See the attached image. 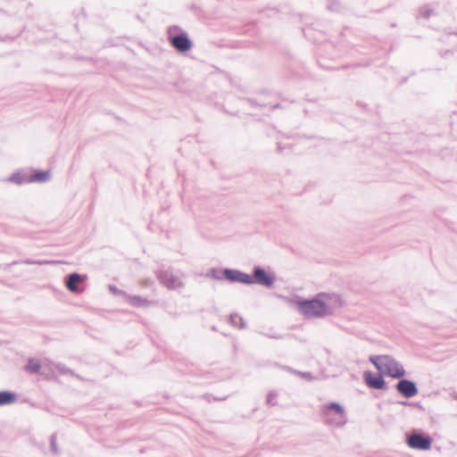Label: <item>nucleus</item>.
Returning <instances> with one entry per match:
<instances>
[{
  "label": "nucleus",
  "instance_id": "f257e3e1",
  "mask_svg": "<svg viewBox=\"0 0 457 457\" xmlns=\"http://www.w3.org/2000/svg\"><path fill=\"white\" fill-rule=\"evenodd\" d=\"M335 298L341 306L340 295L329 293H318L311 298L298 297L295 305L299 312L306 319H323L333 314L334 310L328 301Z\"/></svg>",
  "mask_w": 457,
  "mask_h": 457
},
{
  "label": "nucleus",
  "instance_id": "f03ea898",
  "mask_svg": "<svg viewBox=\"0 0 457 457\" xmlns=\"http://www.w3.org/2000/svg\"><path fill=\"white\" fill-rule=\"evenodd\" d=\"M276 275L273 272L268 271L265 268L255 265L253 268L252 274L240 271L239 283L251 286L253 284L262 286L266 288H272L276 282Z\"/></svg>",
  "mask_w": 457,
  "mask_h": 457
},
{
  "label": "nucleus",
  "instance_id": "7ed1b4c3",
  "mask_svg": "<svg viewBox=\"0 0 457 457\" xmlns=\"http://www.w3.org/2000/svg\"><path fill=\"white\" fill-rule=\"evenodd\" d=\"M168 41L170 45L179 54H187L193 48V41L187 31L178 25L168 28Z\"/></svg>",
  "mask_w": 457,
  "mask_h": 457
},
{
  "label": "nucleus",
  "instance_id": "20e7f679",
  "mask_svg": "<svg viewBox=\"0 0 457 457\" xmlns=\"http://www.w3.org/2000/svg\"><path fill=\"white\" fill-rule=\"evenodd\" d=\"M322 417L326 423L337 428L344 427L347 422L345 407L337 402H331L322 406Z\"/></svg>",
  "mask_w": 457,
  "mask_h": 457
},
{
  "label": "nucleus",
  "instance_id": "39448f33",
  "mask_svg": "<svg viewBox=\"0 0 457 457\" xmlns=\"http://www.w3.org/2000/svg\"><path fill=\"white\" fill-rule=\"evenodd\" d=\"M240 271V270L230 268H211L204 276L215 280H227L229 283H239Z\"/></svg>",
  "mask_w": 457,
  "mask_h": 457
},
{
  "label": "nucleus",
  "instance_id": "423d86ee",
  "mask_svg": "<svg viewBox=\"0 0 457 457\" xmlns=\"http://www.w3.org/2000/svg\"><path fill=\"white\" fill-rule=\"evenodd\" d=\"M432 438L430 436L413 430L411 435H406L407 445L414 450L428 451L431 448Z\"/></svg>",
  "mask_w": 457,
  "mask_h": 457
},
{
  "label": "nucleus",
  "instance_id": "0eeeda50",
  "mask_svg": "<svg viewBox=\"0 0 457 457\" xmlns=\"http://www.w3.org/2000/svg\"><path fill=\"white\" fill-rule=\"evenodd\" d=\"M383 376H387L393 378H402L405 376V370L395 358L388 355L386 359L381 370L379 371Z\"/></svg>",
  "mask_w": 457,
  "mask_h": 457
},
{
  "label": "nucleus",
  "instance_id": "6e6552de",
  "mask_svg": "<svg viewBox=\"0 0 457 457\" xmlns=\"http://www.w3.org/2000/svg\"><path fill=\"white\" fill-rule=\"evenodd\" d=\"M87 279L86 274L71 272L64 278V284L67 289L74 294H80L85 289V283Z\"/></svg>",
  "mask_w": 457,
  "mask_h": 457
},
{
  "label": "nucleus",
  "instance_id": "1a4fd4ad",
  "mask_svg": "<svg viewBox=\"0 0 457 457\" xmlns=\"http://www.w3.org/2000/svg\"><path fill=\"white\" fill-rule=\"evenodd\" d=\"M363 380L368 387L377 390H387V383L383 374L378 371L375 373L371 370H366L362 374Z\"/></svg>",
  "mask_w": 457,
  "mask_h": 457
},
{
  "label": "nucleus",
  "instance_id": "9d476101",
  "mask_svg": "<svg viewBox=\"0 0 457 457\" xmlns=\"http://www.w3.org/2000/svg\"><path fill=\"white\" fill-rule=\"evenodd\" d=\"M155 275L160 283L169 290H175L184 286L183 283L179 281L178 278L168 270H157Z\"/></svg>",
  "mask_w": 457,
  "mask_h": 457
},
{
  "label": "nucleus",
  "instance_id": "9b49d317",
  "mask_svg": "<svg viewBox=\"0 0 457 457\" xmlns=\"http://www.w3.org/2000/svg\"><path fill=\"white\" fill-rule=\"evenodd\" d=\"M396 391L404 398L409 399L418 395L419 389L416 382L403 377L395 384Z\"/></svg>",
  "mask_w": 457,
  "mask_h": 457
},
{
  "label": "nucleus",
  "instance_id": "f8f14e48",
  "mask_svg": "<svg viewBox=\"0 0 457 457\" xmlns=\"http://www.w3.org/2000/svg\"><path fill=\"white\" fill-rule=\"evenodd\" d=\"M51 178V171L49 170H39L32 169L30 174L28 177L29 183H44L49 180Z\"/></svg>",
  "mask_w": 457,
  "mask_h": 457
},
{
  "label": "nucleus",
  "instance_id": "ddd939ff",
  "mask_svg": "<svg viewBox=\"0 0 457 457\" xmlns=\"http://www.w3.org/2000/svg\"><path fill=\"white\" fill-rule=\"evenodd\" d=\"M127 300L128 303L134 307H148L156 303L155 301H150L137 295H128Z\"/></svg>",
  "mask_w": 457,
  "mask_h": 457
},
{
  "label": "nucleus",
  "instance_id": "4468645a",
  "mask_svg": "<svg viewBox=\"0 0 457 457\" xmlns=\"http://www.w3.org/2000/svg\"><path fill=\"white\" fill-rule=\"evenodd\" d=\"M28 177L29 175L24 171L17 170L13 172L9 178H7L6 181L21 186L29 183V181H28Z\"/></svg>",
  "mask_w": 457,
  "mask_h": 457
},
{
  "label": "nucleus",
  "instance_id": "2eb2a0df",
  "mask_svg": "<svg viewBox=\"0 0 457 457\" xmlns=\"http://www.w3.org/2000/svg\"><path fill=\"white\" fill-rule=\"evenodd\" d=\"M17 401L16 393L10 390L0 391V406L8 405Z\"/></svg>",
  "mask_w": 457,
  "mask_h": 457
},
{
  "label": "nucleus",
  "instance_id": "dca6fc26",
  "mask_svg": "<svg viewBox=\"0 0 457 457\" xmlns=\"http://www.w3.org/2000/svg\"><path fill=\"white\" fill-rule=\"evenodd\" d=\"M42 365L39 361L29 358L27 364L25 365V370L31 374H37L40 371Z\"/></svg>",
  "mask_w": 457,
  "mask_h": 457
},
{
  "label": "nucleus",
  "instance_id": "f3484780",
  "mask_svg": "<svg viewBox=\"0 0 457 457\" xmlns=\"http://www.w3.org/2000/svg\"><path fill=\"white\" fill-rule=\"evenodd\" d=\"M229 323L231 326L240 329L245 328L246 326L245 320L237 313H231L229 315Z\"/></svg>",
  "mask_w": 457,
  "mask_h": 457
},
{
  "label": "nucleus",
  "instance_id": "a211bd4d",
  "mask_svg": "<svg viewBox=\"0 0 457 457\" xmlns=\"http://www.w3.org/2000/svg\"><path fill=\"white\" fill-rule=\"evenodd\" d=\"M387 357L388 355H370V361L375 366V368L379 372Z\"/></svg>",
  "mask_w": 457,
  "mask_h": 457
},
{
  "label": "nucleus",
  "instance_id": "6ab92c4d",
  "mask_svg": "<svg viewBox=\"0 0 457 457\" xmlns=\"http://www.w3.org/2000/svg\"><path fill=\"white\" fill-rule=\"evenodd\" d=\"M55 368H56V370H58V372H59L60 374H62V375L70 374V375H71V376H72V377H75V378H79V379H80V380H83V378H82L79 375H78L77 373H75V371H74V370H71L70 368H68V367H67L65 364H63V363H61V362L57 363V364L55 365Z\"/></svg>",
  "mask_w": 457,
  "mask_h": 457
},
{
  "label": "nucleus",
  "instance_id": "aec40b11",
  "mask_svg": "<svg viewBox=\"0 0 457 457\" xmlns=\"http://www.w3.org/2000/svg\"><path fill=\"white\" fill-rule=\"evenodd\" d=\"M327 8L330 12H340L343 11L344 6L339 0H328Z\"/></svg>",
  "mask_w": 457,
  "mask_h": 457
},
{
  "label": "nucleus",
  "instance_id": "412c9836",
  "mask_svg": "<svg viewBox=\"0 0 457 457\" xmlns=\"http://www.w3.org/2000/svg\"><path fill=\"white\" fill-rule=\"evenodd\" d=\"M50 448H51V452L54 454V455H58L60 453V451L57 447V438H56V434H53L51 436H50Z\"/></svg>",
  "mask_w": 457,
  "mask_h": 457
},
{
  "label": "nucleus",
  "instance_id": "4be33fe9",
  "mask_svg": "<svg viewBox=\"0 0 457 457\" xmlns=\"http://www.w3.org/2000/svg\"><path fill=\"white\" fill-rule=\"evenodd\" d=\"M109 291L117 296H124L127 298L128 294L120 288H118L115 285H109L108 286Z\"/></svg>",
  "mask_w": 457,
  "mask_h": 457
},
{
  "label": "nucleus",
  "instance_id": "5701e85b",
  "mask_svg": "<svg viewBox=\"0 0 457 457\" xmlns=\"http://www.w3.org/2000/svg\"><path fill=\"white\" fill-rule=\"evenodd\" d=\"M433 12L434 11L432 9L427 6H423L420 9V13L424 19H428L432 15Z\"/></svg>",
  "mask_w": 457,
  "mask_h": 457
},
{
  "label": "nucleus",
  "instance_id": "b1692460",
  "mask_svg": "<svg viewBox=\"0 0 457 457\" xmlns=\"http://www.w3.org/2000/svg\"><path fill=\"white\" fill-rule=\"evenodd\" d=\"M277 394L274 392H270L267 395L266 402L269 405L274 406L277 404L276 401Z\"/></svg>",
  "mask_w": 457,
  "mask_h": 457
},
{
  "label": "nucleus",
  "instance_id": "393cba45",
  "mask_svg": "<svg viewBox=\"0 0 457 457\" xmlns=\"http://www.w3.org/2000/svg\"><path fill=\"white\" fill-rule=\"evenodd\" d=\"M204 399L208 402V403H211L212 400L213 401H224L228 398V396H222V397H215L213 396L211 394H206L204 395Z\"/></svg>",
  "mask_w": 457,
  "mask_h": 457
},
{
  "label": "nucleus",
  "instance_id": "a878e982",
  "mask_svg": "<svg viewBox=\"0 0 457 457\" xmlns=\"http://www.w3.org/2000/svg\"><path fill=\"white\" fill-rule=\"evenodd\" d=\"M298 376L303 378L307 380H312L313 378V375L309 371H295Z\"/></svg>",
  "mask_w": 457,
  "mask_h": 457
},
{
  "label": "nucleus",
  "instance_id": "bb28decb",
  "mask_svg": "<svg viewBox=\"0 0 457 457\" xmlns=\"http://www.w3.org/2000/svg\"><path fill=\"white\" fill-rule=\"evenodd\" d=\"M244 100L246 103H248L252 107L263 106L264 105L263 104H261V103L257 102L254 98H245Z\"/></svg>",
  "mask_w": 457,
  "mask_h": 457
},
{
  "label": "nucleus",
  "instance_id": "cd10ccee",
  "mask_svg": "<svg viewBox=\"0 0 457 457\" xmlns=\"http://www.w3.org/2000/svg\"><path fill=\"white\" fill-rule=\"evenodd\" d=\"M263 335L269 338H274V339H282L284 338V335L281 334H276V333H263Z\"/></svg>",
  "mask_w": 457,
  "mask_h": 457
},
{
  "label": "nucleus",
  "instance_id": "c85d7f7f",
  "mask_svg": "<svg viewBox=\"0 0 457 457\" xmlns=\"http://www.w3.org/2000/svg\"><path fill=\"white\" fill-rule=\"evenodd\" d=\"M24 263L26 264H37V265H41L43 263H46L47 262H44V261H35V260H25L23 262Z\"/></svg>",
  "mask_w": 457,
  "mask_h": 457
},
{
  "label": "nucleus",
  "instance_id": "c756f323",
  "mask_svg": "<svg viewBox=\"0 0 457 457\" xmlns=\"http://www.w3.org/2000/svg\"><path fill=\"white\" fill-rule=\"evenodd\" d=\"M154 284L153 280L151 278H146L143 281L142 285L145 287H151Z\"/></svg>",
  "mask_w": 457,
  "mask_h": 457
},
{
  "label": "nucleus",
  "instance_id": "7c9ffc66",
  "mask_svg": "<svg viewBox=\"0 0 457 457\" xmlns=\"http://www.w3.org/2000/svg\"><path fill=\"white\" fill-rule=\"evenodd\" d=\"M398 404L403 405V406H411L414 405V403L408 402V401H399Z\"/></svg>",
  "mask_w": 457,
  "mask_h": 457
},
{
  "label": "nucleus",
  "instance_id": "2f4dec72",
  "mask_svg": "<svg viewBox=\"0 0 457 457\" xmlns=\"http://www.w3.org/2000/svg\"><path fill=\"white\" fill-rule=\"evenodd\" d=\"M281 108V104H273L271 105L270 109L272 111L276 110V109H280Z\"/></svg>",
  "mask_w": 457,
  "mask_h": 457
},
{
  "label": "nucleus",
  "instance_id": "473e14b6",
  "mask_svg": "<svg viewBox=\"0 0 457 457\" xmlns=\"http://www.w3.org/2000/svg\"><path fill=\"white\" fill-rule=\"evenodd\" d=\"M277 148H278V152L281 153L284 149V146H282L281 143H278Z\"/></svg>",
  "mask_w": 457,
  "mask_h": 457
},
{
  "label": "nucleus",
  "instance_id": "72a5a7b5",
  "mask_svg": "<svg viewBox=\"0 0 457 457\" xmlns=\"http://www.w3.org/2000/svg\"><path fill=\"white\" fill-rule=\"evenodd\" d=\"M306 29H305V28H303V29H302L303 33V35H304V37H308V36H307V33H306Z\"/></svg>",
  "mask_w": 457,
  "mask_h": 457
},
{
  "label": "nucleus",
  "instance_id": "f704fd0d",
  "mask_svg": "<svg viewBox=\"0 0 457 457\" xmlns=\"http://www.w3.org/2000/svg\"><path fill=\"white\" fill-rule=\"evenodd\" d=\"M453 398L457 400V394L454 395Z\"/></svg>",
  "mask_w": 457,
  "mask_h": 457
}]
</instances>
